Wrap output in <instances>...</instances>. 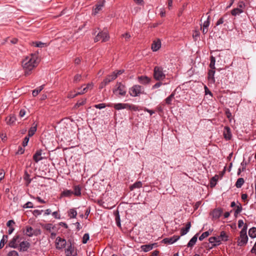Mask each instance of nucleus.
Segmentation results:
<instances>
[{
	"instance_id": "f257e3e1",
	"label": "nucleus",
	"mask_w": 256,
	"mask_h": 256,
	"mask_svg": "<svg viewBox=\"0 0 256 256\" xmlns=\"http://www.w3.org/2000/svg\"><path fill=\"white\" fill-rule=\"evenodd\" d=\"M38 56L36 54H32L26 57L22 62V66L24 70V74L28 76L30 72L38 65Z\"/></svg>"
},
{
	"instance_id": "f03ea898",
	"label": "nucleus",
	"mask_w": 256,
	"mask_h": 256,
	"mask_svg": "<svg viewBox=\"0 0 256 256\" xmlns=\"http://www.w3.org/2000/svg\"><path fill=\"white\" fill-rule=\"evenodd\" d=\"M228 240V236L224 232L222 231L220 232L219 236L210 238L209 242L212 244L213 246H216L220 245L222 241H226Z\"/></svg>"
},
{
	"instance_id": "7ed1b4c3",
	"label": "nucleus",
	"mask_w": 256,
	"mask_h": 256,
	"mask_svg": "<svg viewBox=\"0 0 256 256\" xmlns=\"http://www.w3.org/2000/svg\"><path fill=\"white\" fill-rule=\"evenodd\" d=\"M246 230L247 225L246 224L240 232V237L238 241L239 246H242L247 243L248 238L246 234Z\"/></svg>"
},
{
	"instance_id": "20e7f679",
	"label": "nucleus",
	"mask_w": 256,
	"mask_h": 256,
	"mask_svg": "<svg viewBox=\"0 0 256 256\" xmlns=\"http://www.w3.org/2000/svg\"><path fill=\"white\" fill-rule=\"evenodd\" d=\"M110 36L108 32L106 31H100L98 32L94 38V42H98L102 40V42H107Z\"/></svg>"
},
{
	"instance_id": "39448f33",
	"label": "nucleus",
	"mask_w": 256,
	"mask_h": 256,
	"mask_svg": "<svg viewBox=\"0 0 256 256\" xmlns=\"http://www.w3.org/2000/svg\"><path fill=\"white\" fill-rule=\"evenodd\" d=\"M154 76L156 80H158L152 86V90H154L160 87V67L156 66L154 68Z\"/></svg>"
},
{
	"instance_id": "423d86ee",
	"label": "nucleus",
	"mask_w": 256,
	"mask_h": 256,
	"mask_svg": "<svg viewBox=\"0 0 256 256\" xmlns=\"http://www.w3.org/2000/svg\"><path fill=\"white\" fill-rule=\"evenodd\" d=\"M142 87L140 85H134L130 88L129 94L132 96H136L142 93Z\"/></svg>"
},
{
	"instance_id": "0eeeda50",
	"label": "nucleus",
	"mask_w": 256,
	"mask_h": 256,
	"mask_svg": "<svg viewBox=\"0 0 256 256\" xmlns=\"http://www.w3.org/2000/svg\"><path fill=\"white\" fill-rule=\"evenodd\" d=\"M116 86L117 88L114 90V93L116 94H119L122 96H125L126 94L125 86L121 83H118Z\"/></svg>"
},
{
	"instance_id": "6e6552de",
	"label": "nucleus",
	"mask_w": 256,
	"mask_h": 256,
	"mask_svg": "<svg viewBox=\"0 0 256 256\" xmlns=\"http://www.w3.org/2000/svg\"><path fill=\"white\" fill-rule=\"evenodd\" d=\"M20 239H22V238L20 237V235H19V234L15 235L13 237L12 240L10 241L9 244H8V246L10 247L14 248H18V243L20 242Z\"/></svg>"
},
{
	"instance_id": "1a4fd4ad",
	"label": "nucleus",
	"mask_w": 256,
	"mask_h": 256,
	"mask_svg": "<svg viewBox=\"0 0 256 256\" xmlns=\"http://www.w3.org/2000/svg\"><path fill=\"white\" fill-rule=\"evenodd\" d=\"M66 256H76L77 249L72 245L70 244V246L65 250Z\"/></svg>"
},
{
	"instance_id": "9d476101",
	"label": "nucleus",
	"mask_w": 256,
	"mask_h": 256,
	"mask_svg": "<svg viewBox=\"0 0 256 256\" xmlns=\"http://www.w3.org/2000/svg\"><path fill=\"white\" fill-rule=\"evenodd\" d=\"M66 240L59 236H58L56 240V248L58 249H61L64 248L66 245Z\"/></svg>"
},
{
	"instance_id": "9b49d317",
	"label": "nucleus",
	"mask_w": 256,
	"mask_h": 256,
	"mask_svg": "<svg viewBox=\"0 0 256 256\" xmlns=\"http://www.w3.org/2000/svg\"><path fill=\"white\" fill-rule=\"evenodd\" d=\"M30 244L27 241H23L20 243L18 250L20 252H26L30 248Z\"/></svg>"
},
{
	"instance_id": "f8f14e48",
	"label": "nucleus",
	"mask_w": 256,
	"mask_h": 256,
	"mask_svg": "<svg viewBox=\"0 0 256 256\" xmlns=\"http://www.w3.org/2000/svg\"><path fill=\"white\" fill-rule=\"evenodd\" d=\"M112 106L116 110H121L122 109H127L129 106V104L128 103H118L112 104Z\"/></svg>"
},
{
	"instance_id": "ddd939ff",
	"label": "nucleus",
	"mask_w": 256,
	"mask_h": 256,
	"mask_svg": "<svg viewBox=\"0 0 256 256\" xmlns=\"http://www.w3.org/2000/svg\"><path fill=\"white\" fill-rule=\"evenodd\" d=\"M158 246L157 243H153L149 244H145L141 246L142 250L145 252H148L152 250L154 248Z\"/></svg>"
},
{
	"instance_id": "4468645a",
	"label": "nucleus",
	"mask_w": 256,
	"mask_h": 256,
	"mask_svg": "<svg viewBox=\"0 0 256 256\" xmlns=\"http://www.w3.org/2000/svg\"><path fill=\"white\" fill-rule=\"evenodd\" d=\"M179 236H173L170 238H164L162 242L164 244H172L177 241L180 238Z\"/></svg>"
},
{
	"instance_id": "2eb2a0df",
	"label": "nucleus",
	"mask_w": 256,
	"mask_h": 256,
	"mask_svg": "<svg viewBox=\"0 0 256 256\" xmlns=\"http://www.w3.org/2000/svg\"><path fill=\"white\" fill-rule=\"evenodd\" d=\"M42 152V150H38L36 151V153L34 155L33 159L36 162H38L39 161L42 160V157L41 156Z\"/></svg>"
},
{
	"instance_id": "dca6fc26",
	"label": "nucleus",
	"mask_w": 256,
	"mask_h": 256,
	"mask_svg": "<svg viewBox=\"0 0 256 256\" xmlns=\"http://www.w3.org/2000/svg\"><path fill=\"white\" fill-rule=\"evenodd\" d=\"M104 2L105 1L103 0L102 2H100L97 4L96 5V7L93 10V14L94 15L96 14L100 11L102 10L104 6Z\"/></svg>"
},
{
	"instance_id": "f3484780",
	"label": "nucleus",
	"mask_w": 256,
	"mask_h": 256,
	"mask_svg": "<svg viewBox=\"0 0 256 256\" xmlns=\"http://www.w3.org/2000/svg\"><path fill=\"white\" fill-rule=\"evenodd\" d=\"M138 82L142 84H146L151 82V80L146 76H140L138 77Z\"/></svg>"
},
{
	"instance_id": "a211bd4d",
	"label": "nucleus",
	"mask_w": 256,
	"mask_h": 256,
	"mask_svg": "<svg viewBox=\"0 0 256 256\" xmlns=\"http://www.w3.org/2000/svg\"><path fill=\"white\" fill-rule=\"evenodd\" d=\"M224 138L226 140H230L231 138H232V134H231L230 129V128H228V126H226L224 128Z\"/></svg>"
},
{
	"instance_id": "6ab92c4d",
	"label": "nucleus",
	"mask_w": 256,
	"mask_h": 256,
	"mask_svg": "<svg viewBox=\"0 0 256 256\" xmlns=\"http://www.w3.org/2000/svg\"><path fill=\"white\" fill-rule=\"evenodd\" d=\"M222 212V209H215L212 212V216L213 218L218 219L220 217Z\"/></svg>"
},
{
	"instance_id": "aec40b11",
	"label": "nucleus",
	"mask_w": 256,
	"mask_h": 256,
	"mask_svg": "<svg viewBox=\"0 0 256 256\" xmlns=\"http://www.w3.org/2000/svg\"><path fill=\"white\" fill-rule=\"evenodd\" d=\"M34 229L30 226H26L25 230H24V233L26 236L32 237L34 236Z\"/></svg>"
},
{
	"instance_id": "412c9836",
	"label": "nucleus",
	"mask_w": 256,
	"mask_h": 256,
	"mask_svg": "<svg viewBox=\"0 0 256 256\" xmlns=\"http://www.w3.org/2000/svg\"><path fill=\"white\" fill-rule=\"evenodd\" d=\"M16 120V118L14 115L10 114L6 118V120L7 124L12 125L15 122Z\"/></svg>"
},
{
	"instance_id": "4be33fe9",
	"label": "nucleus",
	"mask_w": 256,
	"mask_h": 256,
	"mask_svg": "<svg viewBox=\"0 0 256 256\" xmlns=\"http://www.w3.org/2000/svg\"><path fill=\"white\" fill-rule=\"evenodd\" d=\"M215 74L214 70L212 69L210 70L208 73V80L210 82L214 84L215 82L214 75Z\"/></svg>"
},
{
	"instance_id": "5701e85b",
	"label": "nucleus",
	"mask_w": 256,
	"mask_h": 256,
	"mask_svg": "<svg viewBox=\"0 0 256 256\" xmlns=\"http://www.w3.org/2000/svg\"><path fill=\"white\" fill-rule=\"evenodd\" d=\"M160 48V39L158 38L157 40L154 41L152 45V49L154 52L157 51Z\"/></svg>"
},
{
	"instance_id": "b1692460",
	"label": "nucleus",
	"mask_w": 256,
	"mask_h": 256,
	"mask_svg": "<svg viewBox=\"0 0 256 256\" xmlns=\"http://www.w3.org/2000/svg\"><path fill=\"white\" fill-rule=\"evenodd\" d=\"M37 124L34 123L32 126L30 128L28 132V136L30 137L32 136L36 131Z\"/></svg>"
},
{
	"instance_id": "393cba45",
	"label": "nucleus",
	"mask_w": 256,
	"mask_h": 256,
	"mask_svg": "<svg viewBox=\"0 0 256 256\" xmlns=\"http://www.w3.org/2000/svg\"><path fill=\"white\" fill-rule=\"evenodd\" d=\"M191 226V224L190 222H188L185 228H182L181 229L180 232H181V236H184L189 231L190 228Z\"/></svg>"
},
{
	"instance_id": "a878e982",
	"label": "nucleus",
	"mask_w": 256,
	"mask_h": 256,
	"mask_svg": "<svg viewBox=\"0 0 256 256\" xmlns=\"http://www.w3.org/2000/svg\"><path fill=\"white\" fill-rule=\"evenodd\" d=\"M197 239H198V238H197V236L196 235H195L194 236L192 239L190 240V242H188V247H192L196 243V241H197Z\"/></svg>"
},
{
	"instance_id": "bb28decb",
	"label": "nucleus",
	"mask_w": 256,
	"mask_h": 256,
	"mask_svg": "<svg viewBox=\"0 0 256 256\" xmlns=\"http://www.w3.org/2000/svg\"><path fill=\"white\" fill-rule=\"evenodd\" d=\"M74 193L75 196H80L81 195V188L80 186H74V191H73Z\"/></svg>"
},
{
	"instance_id": "cd10ccee",
	"label": "nucleus",
	"mask_w": 256,
	"mask_h": 256,
	"mask_svg": "<svg viewBox=\"0 0 256 256\" xmlns=\"http://www.w3.org/2000/svg\"><path fill=\"white\" fill-rule=\"evenodd\" d=\"M142 182L140 181L136 182L130 186V190H132L135 188H138L142 186Z\"/></svg>"
},
{
	"instance_id": "c85d7f7f",
	"label": "nucleus",
	"mask_w": 256,
	"mask_h": 256,
	"mask_svg": "<svg viewBox=\"0 0 256 256\" xmlns=\"http://www.w3.org/2000/svg\"><path fill=\"white\" fill-rule=\"evenodd\" d=\"M106 106H109V107L112 106V104H108L107 105H106L104 103H102V104H95L94 106V107L100 110V109L105 108Z\"/></svg>"
},
{
	"instance_id": "c756f323",
	"label": "nucleus",
	"mask_w": 256,
	"mask_h": 256,
	"mask_svg": "<svg viewBox=\"0 0 256 256\" xmlns=\"http://www.w3.org/2000/svg\"><path fill=\"white\" fill-rule=\"evenodd\" d=\"M248 234L251 238H256V228L253 227L250 228L248 231Z\"/></svg>"
},
{
	"instance_id": "7c9ffc66",
	"label": "nucleus",
	"mask_w": 256,
	"mask_h": 256,
	"mask_svg": "<svg viewBox=\"0 0 256 256\" xmlns=\"http://www.w3.org/2000/svg\"><path fill=\"white\" fill-rule=\"evenodd\" d=\"M44 85H42L38 88H37L32 91V94L34 96H36L39 92H40L44 88Z\"/></svg>"
},
{
	"instance_id": "2f4dec72",
	"label": "nucleus",
	"mask_w": 256,
	"mask_h": 256,
	"mask_svg": "<svg viewBox=\"0 0 256 256\" xmlns=\"http://www.w3.org/2000/svg\"><path fill=\"white\" fill-rule=\"evenodd\" d=\"M86 99L84 98L82 99V100L78 101L74 106V108H77L80 106L84 105L86 103Z\"/></svg>"
},
{
	"instance_id": "473e14b6",
	"label": "nucleus",
	"mask_w": 256,
	"mask_h": 256,
	"mask_svg": "<svg viewBox=\"0 0 256 256\" xmlns=\"http://www.w3.org/2000/svg\"><path fill=\"white\" fill-rule=\"evenodd\" d=\"M244 10H242L241 8H236L232 10V14L234 16L239 15L240 14L243 12Z\"/></svg>"
},
{
	"instance_id": "72a5a7b5",
	"label": "nucleus",
	"mask_w": 256,
	"mask_h": 256,
	"mask_svg": "<svg viewBox=\"0 0 256 256\" xmlns=\"http://www.w3.org/2000/svg\"><path fill=\"white\" fill-rule=\"evenodd\" d=\"M8 239V236L7 235H4L2 239L0 242V248H2L5 244L6 242Z\"/></svg>"
},
{
	"instance_id": "f704fd0d",
	"label": "nucleus",
	"mask_w": 256,
	"mask_h": 256,
	"mask_svg": "<svg viewBox=\"0 0 256 256\" xmlns=\"http://www.w3.org/2000/svg\"><path fill=\"white\" fill-rule=\"evenodd\" d=\"M24 179L26 182V186L31 182L32 180L30 178V175L26 172L24 173Z\"/></svg>"
},
{
	"instance_id": "c9c22d12",
	"label": "nucleus",
	"mask_w": 256,
	"mask_h": 256,
	"mask_svg": "<svg viewBox=\"0 0 256 256\" xmlns=\"http://www.w3.org/2000/svg\"><path fill=\"white\" fill-rule=\"evenodd\" d=\"M244 182V180L243 178H239L238 179L236 183V186L238 188H240L243 185Z\"/></svg>"
},
{
	"instance_id": "e433bc0d",
	"label": "nucleus",
	"mask_w": 256,
	"mask_h": 256,
	"mask_svg": "<svg viewBox=\"0 0 256 256\" xmlns=\"http://www.w3.org/2000/svg\"><path fill=\"white\" fill-rule=\"evenodd\" d=\"M210 16H208L204 22L201 25V26L205 28H208L210 24Z\"/></svg>"
},
{
	"instance_id": "4c0bfd02",
	"label": "nucleus",
	"mask_w": 256,
	"mask_h": 256,
	"mask_svg": "<svg viewBox=\"0 0 256 256\" xmlns=\"http://www.w3.org/2000/svg\"><path fill=\"white\" fill-rule=\"evenodd\" d=\"M77 214L76 211L74 209H70L68 212V216L70 218H76Z\"/></svg>"
},
{
	"instance_id": "58836bf2",
	"label": "nucleus",
	"mask_w": 256,
	"mask_h": 256,
	"mask_svg": "<svg viewBox=\"0 0 256 256\" xmlns=\"http://www.w3.org/2000/svg\"><path fill=\"white\" fill-rule=\"evenodd\" d=\"M73 191L66 190L62 192V194L64 196L70 197L73 194Z\"/></svg>"
},
{
	"instance_id": "ea45409f",
	"label": "nucleus",
	"mask_w": 256,
	"mask_h": 256,
	"mask_svg": "<svg viewBox=\"0 0 256 256\" xmlns=\"http://www.w3.org/2000/svg\"><path fill=\"white\" fill-rule=\"evenodd\" d=\"M215 62H216V60L214 57L213 56H212L210 58V67L213 70L215 69Z\"/></svg>"
},
{
	"instance_id": "a19ab883",
	"label": "nucleus",
	"mask_w": 256,
	"mask_h": 256,
	"mask_svg": "<svg viewBox=\"0 0 256 256\" xmlns=\"http://www.w3.org/2000/svg\"><path fill=\"white\" fill-rule=\"evenodd\" d=\"M82 80V75L80 74H77L74 76L73 82L74 83H78V82H80V81H81Z\"/></svg>"
},
{
	"instance_id": "79ce46f5",
	"label": "nucleus",
	"mask_w": 256,
	"mask_h": 256,
	"mask_svg": "<svg viewBox=\"0 0 256 256\" xmlns=\"http://www.w3.org/2000/svg\"><path fill=\"white\" fill-rule=\"evenodd\" d=\"M210 234V233L209 232H204L199 237V240L200 241L202 240L204 238L208 237Z\"/></svg>"
},
{
	"instance_id": "37998d69",
	"label": "nucleus",
	"mask_w": 256,
	"mask_h": 256,
	"mask_svg": "<svg viewBox=\"0 0 256 256\" xmlns=\"http://www.w3.org/2000/svg\"><path fill=\"white\" fill-rule=\"evenodd\" d=\"M89 238H90L89 234H87V233L84 234L82 237V243L84 244H86L88 242V240Z\"/></svg>"
},
{
	"instance_id": "c03bdc74",
	"label": "nucleus",
	"mask_w": 256,
	"mask_h": 256,
	"mask_svg": "<svg viewBox=\"0 0 256 256\" xmlns=\"http://www.w3.org/2000/svg\"><path fill=\"white\" fill-rule=\"evenodd\" d=\"M90 86H92V84H88L86 88H84L82 91L78 92V95H81V94H82L86 93L87 92L89 87H90Z\"/></svg>"
},
{
	"instance_id": "a18cd8bd",
	"label": "nucleus",
	"mask_w": 256,
	"mask_h": 256,
	"mask_svg": "<svg viewBox=\"0 0 256 256\" xmlns=\"http://www.w3.org/2000/svg\"><path fill=\"white\" fill-rule=\"evenodd\" d=\"M23 208H32L34 207L33 204L31 202H28L26 203L23 206Z\"/></svg>"
},
{
	"instance_id": "49530a36",
	"label": "nucleus",
	"mask_w": 256,
	"mask_h": 256,
	"mask_svg": "<svg viewBox=\"0 0 256 256\" xmlns=\"http://www.w3.org/2000/svg\"><path fill=\"white\" fill-rule=\"evenodd\" d=\"M42 212L43 210H35L32 212V214L36 217H37L38 216L40 215Z\"/></svg>"
},
{
	"instance_id": "de8ad7c7",
	"label": "nucleus",
	"mask_w": 256,
	"mask_h": 256,
	"mask_svg": "<svg viewBox=\"0 0 256 256\" xmlns=\"http://www.w3.org/2000/svg\"><path fill=\"white\" fill-rule=\"evenodd\" d=\"M128 110H132L134 111H137L138 110V108L137 106L132 105V104H130L129 106L127 108Z\"/></svg>"
},
{
	"instance_id": "09e8293b",
	"label": "nucleus",
	"mask_w": 256,
	"mask_h": 256,
	"mask_svg": "<svg viewBox=\"0 0 256 256\" xmlns=\"http://www.w3.org/2000/svg\"><path fill=\"white\" fill-rule=\"evenodd\" d=\"M242 210V206L240 204H239V205L237 206L234 212V214H238Z\"/></svg>"
},
{
	"instance_id": "8fccbe9b",
	"label": "nucleus",
	"mask_w": 256,
	"mask_h": 256,
	"mask_svg": "<svg viewBox=\"0 0 256 256\" xmlns=\"http://www.w3.org/2000/svg\"><path fill=\"white\" fill-rule=\"evenodd\" d=\"M43 227L46 230H47L50 231L51 229L53 228L52 227V224H47L44 225Z\"/></svg>"
},
{
	"instance_id": "3c124183",
	"label": "nucleus",
	"mask_w": 256,
	"mask_h": 256,
	"mask_svg": "<svg viewBox=\"0 0 256 256\" xmlns=\"http://www.w3.org/2000/svg\"><path fill=\"white\" fill-rule=\"evenodd\" d=\"M8 256H18V254L16 251L12 250L8 253Z\"/></svg>"
},
{
	"instance_id": "603ef678",
	"label": "nucleus",
	"mask_w": 256,
	"mask_h": 256,
	"mask_svg": "<svg viewBox=\"0 0 256 256\" xmlns=\"http://www.w3.org/2000/svg\"><path fill=\"white\" fill-rule=\"evenodd\" d=\"M217 178L216 176L213 177L210 180V186L212 187L214 186L216 184Z\"/></svg>"
},
{
	"instance_id": "864d4df0",
	"label": "nucleus",
	"mask_w": 256,
	"mask_h": 256,
	"mask_svg": "<svg viewBox=\"0 0 256 256\" xmlns=\"http://www.w3.org/2000/svg\"><path fill=\"white\" fill-rule=\"evenodd\" d=\"M29 138L30 136H26L24 138L23 142H22V146L24 147L27 146L28 143L29 141Z\"/></svg>"
},
{
	"instance_id": "5fc2aeb1",
	"label": "nucleus",
	"mask_w": 256,
	"mask_h": 256,
	"mask_svg": "<svg viewBox=\"0 0 256 256\" xmlns=\"http://www.w3.org/2000/svg\"><path fill=\"white\" fill-rule=\"evenodd\" d=\"M122 36L125 38L126 40H128L131 37L129 32H126L123 34Z\"/></svg>"
},
{
	"instance_id": "6e6d98bb",
	"label": "nucleus",
	"mask_w": 256,
	"mask_h": 256,
	"mask_svg": "<svg viewBox=\"0 0 256 256\" xmlns=\"http://www.w3.org/2000/svg\"><path fill=\"white\" fill-rule=\"evenodd\" d=\"M174 94H172L170 96L168 97L166 100V103L168 104H170L171 103V102L173 98Z\"/></svg>"
},
{
	"instance_id": "4d7b16f0",
	"label": "nucleus",
	"mask_w": 256,
	"mask_h": 256,
	"mask_svg": "<svg viewBox=\"0 0 256 256\" xmlns=\"http://www.w3.org/2000/svg\"><path fill=\"white\" fill-rule=\"evenodd\" d=\"M35 46L38 48H42L44 44L40 42H36L34 43Z\"/></svg>"
},
{
	"instance_id": "13d9d810",
	"label": "nucleus",
	"mask_w": 256,
	"mask_h": 256,
	"mask_svg": "<svg viewBox=\"0 0 256 256\" xmlns=\"http://www.w3.org/2000/svg\"><path fill=\"white\" fill-rule=\"evenodd\" d=\"M116 224L118 226H120V216L119 214H118V216L116 217Z\"/></svg>"
},
{
	"instance_id": "bf43d9fd",
	"label": "nucleus",
	"mask_w": 256,
	"mask_h": 256,
	"mask_svg": "<svg viewBox=\"0 0 256 256\" xmlns=\"http://www.w3.org/2000/svg\"><path fill=\"white\" fill-rule=\"evenodd\" d=\"M108 76V77H110L112 81L115 80L117 78L116 74V72H114L112 74H110Z\"/></svg>"
},
{
	"instance_id": "052dcab7",
	"label": "nucleus",
	"mask_w": 256,
	"mask_h": 256,
	"mask_svg": "<svg viewBox=\"0 0 256 256\" xmlns=\"http://www.w3.org/2000/svg\"><path fill=\"white\" fill-rule=\"evenodd\" d=\"M52 216L56 219H60V216L58 214V212H54L52 213Z\"/></svg>"
},
{
	"instance_id": "680f3d73",
	"label": "nucleus",
	"mask_w": 256,
	"mask_h": 256,
	"mask_svg": "<svg viewBox=\"0 0 256 256\" xmlns=\"http://www.w3.org/2000/svg\"><path fill=\"white\" fill-rule=\"evenodd\" d=\"M245 6H246L244 3L242 2L239 3L238 8H241L242 10H244V8Z\"/></svg>"
},
{
	"instance_id": "e2e57ef3",
	"label": "nucleus",
	"mask_w": 256,
	"mask_h": 256,
	"mask_svg": "<svg viewBox=\"0 0 256 256\" xmlns=\"http://www.w3.org/2000/svg\"><path fill=\"white\" fill-rule=\"evenodd\" d=\"M134 1L138 5L143 6L144 4V2L143 0H134Z\"/></svg>"
},
{
	"instance_id": "0e129e2a",
	"label": "nucleus",
	"mask_w": 256,
	"mask_h": 256,
	"mask_svg": "<svg viewBox=\"0 0 256 256\" xmlns=\"http://www.w3.org/2000/svg\"><path fill=\"white\" fill-rule=\"evenodd\" d=\"M33 232H34V236H37L38 234H40L41 233V231L40 229H36V230H34Z\"/></svg>"
},
{
	"instance_id": "69168bd1",
	"label": "nucleus",
	"mask_w": 256,
	"mask_h": 256,
	"mask_svg": "<svg viewBox=\"0 0 256 256\" xmlns=\"http://www.w3.org/2000/svg\"><path fill=\"white\" fill-rule=\"evenodd\" d=\"M104 82L105 83H106L107 84H108L110 82H112V80L110 78V77H108V76L104 80Z\"/></svg>"
},
{
	"instance_id": "338daca9",
	"label": "nucleus",
	"mask_w": 256,
	"mask_h": 256,
	"mask_svg": "<svg viewBox=\"0 0 256 256\" xmlns=\"http://www.w3.org/2000/svg\"><path fill=\"white\" fill-rule=\"evenodd\" d=\"M25 114H26L25 110H20V113H19L20 116L22 118L25 115Z\"/></svg>"
},
{
	"instance_id": "774afa93",
	"label": "nucleus",
	"mask_w": 256,
	"mask_h": 256,
	"mask_svg": "<svg viewBox=\"0 0 256 256\" xmlns=\"http://www.w3.org/2000/svg\"><path fill=\"white\" fill-rule=\"evenodd\" d=\"M244 225V222L242 220H238V227L239 228L242 227Z\"/></svg>"
}]
</instances>
